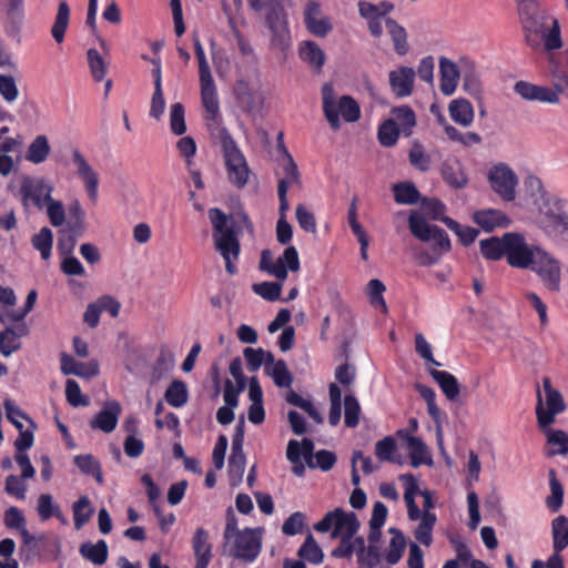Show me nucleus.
I'll use <instances>...</instances> for the list:
<instances>
[{
	"mask_svg": "<svg viewBox=\"0 0 568 568\" xmlns=\"http://www.w3.org/2000/svg\"><path fill=\"white\" fill-rule=\"evenodd\" d=\"M209 217L213 225L214 247L224 258L226 272L233 275L236 272L233 261L237 260L240 254V243L236 234L243 230L252 233V222L242 207L234 210L230 217L220 209H211L209 210Z\"/></svg>",
	"mask_w": 568,
	"mask_h": 568,
	"instance_id": "f257e3e1",
	"label": "nucleus"
},
{
	"mask_svg": "<svg viewBox=\"0 0 568 568\" xmlns=\"http://www.w3.org/2000/svg\"><path fill=\"white\" fill-rule=\"evenodd\" d=\"M530 185L535 189L531 194L535 209L568 241V201L549 195L537 179Z\"/></svg>",
	"mask_w": 568,
	"mask_h": 568,
	"instance_id": "f03ea898",
	"label": "nucleus"
},
{
	"mask_svg": "<svg viewBox=\"0 0 568 568\" xmlns=\"http://www.w3.org/2000/svg\"><path fill=\"white\" fill-rule=\"evenodd\" d=\"M323 110L329 125L336 130L339 128V114L347 122H355L359 119L361 111L358 103L349 95H343L336 102L334 88L325 83L322 88Z\"/></svg>",
	"mask_w": 568,
	"mask_h": 568,
	"instance_id": "7ed1b4c3",
	"label": "nucleus"
},
{
	"mask_svg": "<svg viewBox=\"0 0 568 568\" xmlns=\"http://www.w3.org/2000/svg\"><path fill=\"white\" fill-rule=\"evenodd\" d=\"M234 94L243 110L255 116L261 113L265 94L262 90V83L258 71L253 69L246 75H242L234 85Z\"/></svg>",
	"mask_w": 568,
	"mask_h": 568,
	"instance_id": "20e7f679",
	"label": "nucleus"
},
{
	"mask_svg": "<svg viewBox=\"0 0 568 568\" xmlns=\"http://www.w3.org/2000/svg\"><path fill=\"white\" fill-rule=\"evenodd\" d=\"M567 409L559 389L555 388L549 377L542 378V393L537 389L536 416L539 427L551 426L556 416Z\"/></svg>",
	"mask_w": 568,
	"mask_h": 568,
	"instance_id": "39448f33",
	"label": "nucleus"
},
{
	"mask_svg": "<svg viewBox=\"0 0 568 568\" xmlns=\"http://www.w3.org/2000/svg\"><path fill=\"white\" fill-rule=\"evenodd\" d=\"M415 126L416 115L412 108L407 105L394 108L390 111V118L379 125V142H396L400 136L408 139Z\"/></svg>",
	"mask_w": 568,
	"mask_h": 568,
	"instance_id": "423d86ee",
	"label": "nucleus"
},
{
	"mask_svg": "<svg viewBox=\"0 0 568 568\" xmlns=\"http://www.w3.org/2000/svg\"><path fill=\"white\" fill-rule=\"evenodd\" d=\"M527 270L532 271L542 285L550 292H559L561 285V266L552 255L540 248Z\"/></svg>",
	"mask_w": 568,
	"mask_h": 568,
	"instance_id": "0eeeda50",
	"label": "nucleus"
},
{
	"mask_svg": "<svg viewBox=\"0 0 568 568\" xmlns=\"http://www.w3.org/2000/svg\"><path fill=\"white\" fill-rule=\"evenodd\" d=\"M506 260L511 267L526 270L536 253L541 248L528 243L525 236L517 232L506 233Z\"/></svg>",
	"mask_w": 568,
	"mask_h": 568,
	"instance_id": "6e6552de",
	"label": "nucleus"
},
{
	"mask_svg": "<svg viewBox=\"0 0 568 568\" xmlns=\"http://www.w3.org/2000/svg\"><path fill=\"white\" fill-rule=\"evenodd\" d=\"M408 227L410 233L422 242H433L436 248L444 251L450 250V241L446 232L436 226L429 224L426 219L416 211H412L408 216Z\"/></svg>",
	"mask_w": 568,
	"mask_h": 568,
	"instance_id": "1a4fd4ad",
	"label": "nucleus"
},
{
	"mask_svg": "<svg viewBox=\"0 0 568 568\" xmlns=\"http://www.w3.org/2000/svg\"><path fill=\"white\" fill-rule=\"evenodd\" d=\"M223 156L229 182L237 189H243L251 175L244 154L236 144H223Z\"/></svg>",
	"mask_w": 568,
	"mask_h": 568,
	"instance_id": "9d476101",
	"label": "nucleus"
},
{
	"mask_svg": "<svg viewBox=\"0 0 568 568\" xmlns=\"http://www.w3.org/2000/svg\"><path fill=\"white\" fill-rule=\"evenodd\" d=\"M232 540L233 546L230 549V555L246 562H252L261 551L262 531L261 529L245 528L236 534Z\"/></svg>",
	"mask_w": 568,
	"mask_h": 568,
	"instance_id": "9b49d317",
	"label": "nucleus"
},
{
	"mask_svg": "<svg viewBox=\"0 0 568 568\" xmlns=\"http://www.w3.org/2000/svg\"><path fill=\"white\" fill-rule=\"evenodd\" d=\"M491 189L507 202L516 197L515 187L518 183L516 174L506 164L499 163L493 166L488 173Z\"/></svg>",
	"mask_w": 568,
	"mask_h": 568,
	"instance_id": "f8f14e48",
	"label": "nucleus"
},
{
	"mask_svg": "<svg viewBox=\"0 0 568 568\" xmlns=\"http://www.w3.org/2000/svg\"><path fill=\"white\" fill-rule=\"evenodd\" d=\"M266 11L265 22L272 33V42L278 47H285L288 42L287 17L282 2L278 1L264 9Z\"/></svg>",
	"mask_w": 568,
	"mask_h": 568,
	"instance_id": "ddd939ff",
	"label": "nucleus"
},
{
	"mask_svg": "<svg viewBox=\"0 0 568 568\" xmlns=\"http://www.w3.org/2000/svg\"><path fill=\"white\" fill-rule=\"evenodd\" d=\"M53 187L44 179L24 178L21 183V194L24 205L32 202L38 209H42L52 197Z\"/></svg>",
	"mask_w": 568,
	"mask_h": 568,
	"instance_id": "4468645a",
	"label": "nucleus"
},
{
	"mask_svg": "<svg viewBox=\"0 0 568 568\" xmlns=\"http://www.w3.org/2000/svg\"><path fill=\"white\" fill-rule=\"evenodd\" d=\"M304 22L306 29L315 37L325 38L333 29L328 17L324 16L321 4L308 1L304 8Z\"/></svg>",
	"mask_w": 568,
	"mask_h": 568,
	"instance_id": "2eb2a0df",
	"label": "nucleus"
},
{
	"mask_svg": "<svg viewBox=\"0 0 568 568\" xmlns=\"http://www.w3.org/2000/svg\"><path fill=\"white\" fill-rule=\"evenodd\" d=\"M277 151L281 154L278 165L281 168L282 175L277 183V191L282 190L283 186L285 192H287L288 187L292 186L301 187V174L292 155L286 151L284 144H277Z\"/></svg>",
	"mask_w": 568,
	"mask_h": 568,
	"instance_id": "dca6fc26",
	"label": "nucleus"
},
{
	"mask_svg": "<svg viewBox=\"0 0 568 568\" xmlns=\"http://www.w3.org/2000/svg\"><path fill=\"white\" fill-rule=\"evenodd\" d=\"M514 90L523 99L528 101L536 100L549 104H557L559 102L557 90L536 85L530 82L518 81L515 84Z\"/></svg>",
	"mask_w": 568,
	"mask_h": 568,
	"instance_id": "f3484780",
	"label": "nucleus"
},
{
	"mask_svg": "<svg viewBox=\"0 0 568 568\" xmlns=\"http://www.w3.org/2000/svg\"><path fill=\"white\" fill-rule=\"evenodd\" d=\"M416 72L413 68L400 67L389 72V85L398 98L408 97L413 92Z\"/></svg>",
	"mask_w": 568,
	"mask_h": 568,
	"instance_id": "a211bd4d",
	"label": "nucleus"
},
{
	"mask_svg": "<svg viewBox=\"0 0 568 568\" xmlns=\"http://www.w3.org/2000/svg\"><path fill=\"white\" fill-rule=\"evenodd\" d=\"M72 162L77 166V174L84 182L90 200L95 202L98 197V174L79 151L73 152Z\"/></svg>",
	"mask_w": 568,
	"mask_h": 568,
	"instance_id": "6ab92c4d",
	"label": "nucleus"
},
{
	"mask_svg": "<svg viewBox=\"0 0 568 568\" xmlns=\"http://www.w3.org/2000/svg\"><path fill=\"white\" fill-rule=\"evenodd\" d=\"M120 414V403L116 400H108L104 403L103 409L90 422V426L93 429L111 433L116 427Z\"/></svg>",
	"mask_w": 568,
	"mask_h": 568,
	"instance_id": "aec40b11",
	"label": "nucleus"
},
{
	"mask_svg": "<svg viewBox=\"0 0 568 568\" xmlns=\"http://www.w3.org/2000/svg\"><path fill=\"white\" fill-rule=\"evenodd\" d=\"M440 91L445 95H452L460 79V71L455 62L448 58H439Z\"/></svg>",
	"mask_w": 568,
	"mask_h": 568,
	"instance_id": "412c9836",
	"label": "nucleus"
},
{
	"mask_svg": "<svg viewBox=\"0 0 568 568\" xmlns=\"http://www.w3.org/2000/svg\"><path fill=\"white\" fill-rule=\"evenodd\" d=\"M61 372L64 375H75L79 377L91 378L98 375L99 365L97 362L89 363L77 362L67 353L61 354Z\"/></svg>",
	"mask_w": 568,
	"mask_h": 568,
	"instance_id": "4be33fe9",
	"label": "nucleus"
},
{
	"mask_svg": "<svg viewBox=\"0 0 568 568\" xmlns=\"http://www.w3.org/2000/svg\"><path fill=\"white\" fill-rule=\"evenodd\" d=\"M192 548L195 556V566L206 568L212 558V545L209 542V532L199 527L192 538Z\"/></svg>",
	"mask_w": 568,
	"mask_h": 568,
	"instance_id": "5701e85b",
	"label": "nucleus"
},
{
	"mask_svg": "<svg viewBox=\"0 0 568 568\" xmlns=\"http://www.w3.org/2000/svg\"><path fill=\"white\" fill-rule=\"evenodd\" d=\"M359 521L355 513H346L342 508L335 509V527L332 538L354 537L359 528Z\"/></svg>",
	"mask_w": 568,
	"mask_h": 568,
	"instance_id": "b1692460",
	"label": "nucleus"
},
{
	"mask_svg": "<svg viewBox=\"0 0 568 568\" xmlns=\"http://www.w3.org/2000/svg\"><path fill=\"white\" fill-rule=\"evenodd\" d=\"M300 57L314 72L320 73L325 63V53L314 41H303L300 44Z\"/></svg>",
	"mask_w": 568,
	"mask_h": 568,
	"instance_id": "393cba45",
	"label": "nucleus"
},
{
	"mask_svg": "<svg viewBox=\"0 0 568 568\" xmlns=\"http://www.w3.org/2000/svg\"><path fill=\"white\" fill-rule=\"evenodd\" d=\"M429 375L438 384L443 394L449 402L458 399L460 395V385L454 375L437 369H429Z\"/></svg>",
	"mask_w": 568,
	"mask_h": 568,
	"instance_id": "a878e982",
	"label": "nucleus"
},
{
	"mask_svg": "<svg viewBox=\"0 0 568 568\" xmlns=\"http://www.w3.org/2000/svg\"><path fill=\"white\" fill-rule=\"evenodd\" d=\"M473 220L486 231H493L497 226H507L510 223L505 213L494 209L476 211Z\"/></svg>",
	"mask_w": 568,
	"mask_h": 568,
	"instance_id": "bb28decb",
	"label": "nucleus"
},
{
	"mask_svg": "<svg viewBox=\"0 0 568 568\" xmlns=\"http://www.w3.org/2000/svg\"><path fill=\"white\" fill-rule=\"evenodd\" d=\"M552 555H560L568 547V517L558 515L551 520Z\"/></svg>",
	"mask_w": 568,
	"mask_h": 568,
	"instance_id": "cd10ccee",
	"label": "nucleus"
},
{
	"mask_svg": "<svg viewBox=\"0 0 568 568\" xmlns=\"http://www.w3.org/2000/svg\"><path fill=\"white\" fill-rule=\"evenodd\" d=\"M399 479L405 486L404 500L407 506L408 518L416 521L420 517V509L415 503V495L420 491L418 489L417 480L412 474L402 475Z\"/></svg>",
	"mask_w": 568,
	"mask_h": 568,
	"instance_id": "c85d7f7f",
	"label": "nucleus"
},
{
	"mask_svg": "<svg viewBox=\"0 0 568 568\" xmlns=\"http://www.w3.org/2000/svg\"><path fill=\"white\" fill-rule=\"evenodd\" d=\"M203 106L210 120L216 121L219 116V101L213 78L200 80Z\"/></svg>",
	"mask_w": 568,
	"mask_h": 568,
	"instance_id": "c756f323",
	"label": "nucleus"
},
{
	"mask_svg": "<svg viewBox=\"0 0 568 568\" xmlns=\"http://www.w3.org/2000/svg\"><path fill=\"white\" fill-rule=\"evenodd\" d=\"M546 436L547 445L550 446L548 456L568 455V434L562 429H554L550 426L539 427Z\"/></svg>",
	"mask_w": 568,
	"mask_h": 568,
	"instance_id": "7c9ffc66",
	"label": "nucleus"
},
{
	"mask_svg": "<svg viewBox=\"0 0 568 568\" xmlns=\"http://www.w3.org/2000/svg\"><path fill=\"white\" fill-rule=\"evenodd\" d=\"M546 20V13L541 12L540 14L523 22L526 42L531 48H538L540 45V34H544L545 32Z\"/></svg>",
	"mask_w": 568,
	"mask_h": 568,
	"instance_id": "2f4dec72",
	"label": "nucleus"
},
{
	"mask_svg": "<svg viewBox=\"0 0 568 568\" xmlns=\"http://www.w3.org/2000/svg\"><path fill=\"white\" fill-rule=\"evenodd\" d=\"M28 334L29 328L23 323L17 325L16 327H6L0 333V353L8 357L20 348L21 344H7L8 337H11L12 341H16L19 337L27 336Z\"/></svg>",
	"mask_w": 568,
	"mask_h": 568,
	"instance_id": "473e14b6",
	"label": "nucleus"
},
{
	"mask_svg": "<svg viewBox=\"0 0 568 568\" xmlns=\"http://www.w3.org/2000/svg\"><path fill=\"white\" fill-rule=\"evenodd\" d=\"M443 179L455 189H463L467 184V176L465 175L459 161L453 159L447 160L442 166Z\"/></svg>",
	"mask_w": 568,
	"mask_h": 568,
	"instance_id": "72a5a7b5",
	"label": "nucleus"
},
{
	"mask_svg": "<svg viewBox=\"0 0 568 568\" xmlns=\"http://www.w3.org/2000/svg\"><path fill=\"white\" fill-rule=\"evenodd\" d=\"M80 555L94 565H103L108 559V545L104 540L95 544L83 542L79 548Z\"/></svg>",
	"mask_w": 568,
	"mask_h": 568,
	"instance_id": "f704fd0d",
	"label": "nucleus"
},
{
	"mask_svg": "<svg viewBox=\"0 0 568 568\" xmlns=\"http://www.w3.org/2000/svg\"><path fill=\"white\" fill-rule=\"evenodd\" d=\"M406 440L413 467L417 468L422 464L432 465L433 460L428 454L427 446L420 438L407 436Z\"/></svg>",
	"mask_w": 568,
	"mask_h": 568,
	"instance_id": "c9c22d12",
	"label": "nucleus"
},
{
	"mask_svg": "<svg viewBox=\"0 0 568 568\" xmlns=\"http://www.w3.org/2000/svg\"><path fill=\"white\" fill-rule=\"evenodd\" d=\"M384 26L394 43V50L396 53L399 55L406 54L409 47L405 29L392 18L385 19Z\"/></svg>",
	"mask_w": 568,
	"mask_h": 568,
	"instance_id": "e433bc0d",
	"label": "nucleus"
},
{
	"mask_svg": "<svg viewBox=\"0 0 568 568\" xmlns=\"http://www.w3.org/2000/svg\"><path fill=\"white\" fill-rule=\"evenodd\" d=\"M506 233L501 237L491 236L481 240L479 242L480 252L487 260L497 261L504 256L506 257Z\"/></svg>",
	"mask_w": 568,
	"mask_h": 568,
	"instance_id": "4c0bfd02",
	"label": "nucleus"
},
{
	"mask_svg": "<svg viewBox=\"0 0 568 568\" xmlns=\"http://www.w3.org/2000/svg\"><path fill=\"white\" fill-rule=\"evenodd\" d=\"M388 532L393 536L385 559L389 565H396L403 557L406 540L403 532L397 528H389Z\"/></svg>",
	"mask_w": 568,
	"mask_h": 568,
	"instance_id": "58836bf2",
	"label": "nucleus"
},
{
	"mask_svg": "<svg viewBox=\"0 0 568 568\" xmlns=\"http://www.w3.org/2000/svg\"><path fill=\"white\" fill-rule=\"evenodd\" d=\"M73 521L75 529H81L87 523L90 521L94 508L88 496H81L73 505Z\"/></svg>",
	"mask_w": 568,
	"mask_h": 568,
	"instance_id": "ea45409f",
	"label": "nucleus"
},
{
	"mask_svg": "<svg viewBox=\"0 0 568 568\" xmlns=\"http://www.w3.org/2000/svg\"><path fill=\"white\" fill-rule=\"evenodd\" d=\"M419 524L415 530V538L424 546L428 547L433 542L432 531L436 524L437 517L433 513L422 514L419 517Z\"/></svg>",
	"mask_w": 568,
	"mask_h": 568,
	"instance_id": "a19ab883",
	"label": "nucleus"
},
{
	"mask_svg": "<svg viewBox=\"0 0 568 568\" xmlns=\"http://www.w3.org/2000/svg\"><path fill=\"white\" fill-rule=\"evenodd\" d=\"M449 113L455 122L468 125L474 119V110L468 100L456 99L449 104Z\"/></svg>",
	"mask_w": 568,
	"mask_h": 568,
	"instance_id": "79ce46f5",
	"label": "nucleus"
},
{
	"mask_svg": "<svg viewBox=\"0 0 568 568\" xmlns=\"http://www.w3.org/2000/svg\"><path fill=\"white\" fill-rule=\"evenodd\" d=\"M70 8L65 1H61L58 6L54 23L51 29V34L57 43H61L64 39L65 30L69 26Z\"/></svg>",
	"mask_w": 568,
	"mask_h": 568,
	"instance_id": "37998d69",
	"label": "nucleus"
},
{
	"mask_svg": "<svg viewBox=\"0 0 568 568\" xmlns=\"http://www.w3.org/2000/svg\"><path fill=\"white\" fill-rule=\"evenodd\" d=\"M297 556L311 564L318 565L324 559V554L312 534H308L304 544L297 551Z\"/></svg>",
	"mask_w": 568,
	"mask_h": 568,
	"instance_id": "c03bdc74",
	"label": "nucleus"
},
{
	"mask_svg": "<svg viewBox=\"0 0 568 568\" xmlns=\"http://www.w3.org/2000/svg\"><path fill=\"white\" fill-rule=\"evenodd\" d=\"M549 485L550 495L546 498V505L552 513H557L562 507L564 488L554 469L549 470Z\"/></svg>",
	"mask_w": 568,
	"mask_h": 568,
	"instance_id": "a18cd8bd",
	"label": "nucleus"
},
{
	"mask_svg": "<svg viewBox=\"0 0 568 568\" xmlns=\"http://www.w3.org/2000/svg\"><path fill=\"white\" fill-rule=\"evenodd\" d=\"M73 462L83 474L92 475L99 484H103L100 463L91 454L77 455Z\"/></svg>",
	"mask_w": 568,
	"mask_h": 568,
	"instance_id": "49530a36",
	"label": "nucleus"
},
{
	"mask_svg": "<svg viewBox=\"0 0 568 568\" xmlns=\"http://www.w3.org/2000/svg\"><path fill=\"white\" fill-rule=\"evenodd\" d=\"M395 201L399 204L412 205L419 201L420 194L409 182L397 183L393 186Z\"/></svg>",
	"mask_w": 568,
	"mask_h": 568,
	"instance_id": "de8ad7c7",
	"label": "nucleus"
},
{
	"mask_svg": "<svg viewBox=\"0 0 568 568\" xmlns=\"http://www.w3.org/2000/svg\"><path fill=\"white\" fill-rule=\"evenodd\" d=\"M265 372L274 381V384L281 388H288L293 383V376L290 373L286 363L278 359L272 367H266Z\"/></svg>",
	"mask_w": 568,
	"mask_h": 568,
	"instance_id": "09e8293b",
	"label": "nucleus"
},
{
	"mask_svg": "<svg viewBox=\"0 0 568 568\" xmlns=\"http://www.w3.org/2000/svg\"><path fill=\"white\" fill-rule=\"evenodd\" d=\"M420 215L425 219L442 221L444 223L445 219H449L445 216V205L437 199H428L424 197L420 203Z\"/></svg>",
	"mask_w": 568,
	"mask_h": 568,
	"instance_id": "8fccbe9b",
	"label": "nucleus"
},
{
	"mask_svg": "<svg viewBox=\"0 0 568 568\" xmlns=\"http://www.w3.org/2000/svg\"><path fill=\"white\" fill-rule=\"evenodd\" d=\"M31 243L41 253V257L48 260L51 255L53 243L52 231L47 226L42 227L39 233L32 236Z\"/></svg>",
	"mask_w": 568,
	"mask_h": 568,
	"instance_id": "3c124183",
	"label": "nucleus"
},
{
	"mask_svg": "<svg viewBox=\"0 0 568 568\" xmlns=\"http://www.w3.org/2000/svg\"><path fill=\"white\" fill-rule=\"evenodd\" d=\"M165 400L174 407H181L187 402V389L182 381H173L165 392Z\"/></svg>",
	"mask_w": 568,
	"mask_h": 568,
	"instance_id": "603ef678",
	"label": "nucleus"
},
{
	"mask_svg": "<svg viewBox=\"0 0 568 568\" xmlns=\"http://www.w3.org/2000/svg\"><path fill=\"white\" fill-rule=\"evenodd\" d=\"M444 224L459 237L464 245L471 244L479 235V231L477 229L470 226H462L453 219H445Z\"/></svg>",
	"mask_w": 568,
	"mask_h": 568,
	"instance_id": "864d4df0",
	"label": "nucleus"
},
{
	"mask_svg": "<svg viewBox=\"0 0 568 568\" xmlns=\"http://www.w3.org/2000/svg\"><path fill=\"white\" fill-rule=\"evenodd\" d=\"M344 407H345V418H344L345 425L351 428L357 426L358 420H359V413H361V407H359L357 398L352 394L346 395L344 398Z\"/></svg>",
	"mask_w": 568,
	"mask_h": 568,
	"instance_id": "5fc2aeb1",
	"label": "nucleus"
},
{
	"mask_svg": "<svg viewBox=\"0 0 568 568\" xmlns=\"http://www.w3.org/2000/svg\"><path fill=\"white\" fill-rule=\"evenodd\" d=\"M395 450L396 440L392 436L378 440L375 445V455L381 462H396Z\"/></svg>",
	"mask_w": 568,
	"mask_h": 568,
	"instance_id": "6e6d98bb",
	"label": "nucleus"
},
{
	"mask_svg": "<svg viewBox=\"0 0 568 568\" xmlns=\"http://www.w3.org/2000/svg\"><path fill=\"white\" fill-rule=\"evenodd\" d=\"M38 513L42 520H47L52 516L60 517L61 510L54 505L50 494H41L38 498Z\"/></svg>",
	"mask_w": 568,
	"mask_h": 568,
	"instance_id": "4d7b16f0",
	"label": "nucleus"
},
{
	"mask_svg": "<svg viewBox=\"0 0 568 568\" xmlns=\"http://www.w3.org/2000/svg\"><path fill=\"white\" fill-rule=\"evenodd\" d=\"M282 287V283L263 282L254 284L252 290L263 298L273 302L280 298Z\"/></svg>",
	"mask_w": 568,
	"mask_h": 568,
	"instance_id": "13d9d810",
	"label": "nucleus"
},
{
	"mask_svg": "<svg viewBox=\"0 0 568 568\" xmlns=\"http://www.w3.org/2000/svg\"><path fill=\"white\" fill-rule=\"evenodd\" d=\"M541 41H544L546 50L550 51L561 48L560 28L557 19H552V24L549 30L545 28L544 34H540V42Z\"/></svg>",
	"mask_w": 568,
	"mask_h": 568,
	"instance_id": "bf43d9fd",
	"label": "nucleus"
},
{
	"mask_svg": "<svg viewBox=\"0 0 568 568\" xmlns=\"http://www.w3.org/2000/svg\"><path fill=\"white\" fill-rule=\"evenodd\" d=\"M408 155L409 162L414 168L423 172L429 170L432 159L430 155L425 152L422 144H414Z\"/></svg>",
	"mask_w": 568,
	"mask_h": 568,
	"instance_id": "052dcab7",
	"label": "nucleus"
},
{
	"mask_svg": "<svg viewBox=\"0 0 568 568\" xmlns=\"http://www.w3.org/2000/svg\"><path fill=\"white\" fill-rule=\"evenodd\" d=\"M3 406L6 409L7 418L19 429L23 428V424L21 419H26L30 423L31 427H34L33 422L27 416L24 412H22L11 399H6L3 402Z\"/></svg>",
	"mask_w": 568,
	"mask_h": 568,
	"instance_id": "680f3d73",
	"label": "nucleus"
},
{
	"mask_svg": "<svg viewBox=\"0 0 568 568\" xmlns=\"http://www.w3.org/2000/svg\"><path fill=\"white\" fill-rule=\"evenodd\" d=\"M229 463H230L231 473L236 475L237 483L241 481L243 474H244V469H245V463H246V457L243 452V447L239 446V448H237V446H232V452H231Z\"/></svg>",
	"mask_w": 568,
	"mask_h": 568,
	"instance_id": "e2e57ef3",
	"label": "nucleus"
},
{
	"mask_svg": "<svg viewBox=\"0 0 568 568\" xmlns=\"http://www.w3.org/2000/svg\"><path fill=\"white\" fill-rule=\"evenodd\" d=\"M88 62L92 77L97 81H101L106 72V64L100 53L95 49L88 50Z\"/></svg>",
	"mask_w": 568,
	"mask_h": 568,
	"instance_id": "0e129e2a",
	"label": "nucleus"
},
{
	"mask_svg": "<svg viewBox=\"0 0 568 568\" xmlns=\"http://www.w3.org/2000/svg\"><path fill=\"white\" fill-rule=\"evenodd\" d=\"M65 396L71 406H87L89 404V399L82 395L80 386L74 379L67 381Z\"/></svg>",
	"mask_w": 568,
	"mask_h": 568,
	"instance_id": "69168bd1",
	"label": "nucleus"
},
{
	"mask_svg": "<svg viewBox=\"0 0 568 568\" xmlns=\"http://www.w3.org/2000/svg\"><path fill=\"white\" fill-rule=\"evenodd\" d=\"M170 126L171 130L178 135H181L186 131L184 121V108L179 102L171 106Z\"/></svg>",
	"mask_w": 568,
	"mask_h": 568,
	"instance_id": "338daca9",
	"label": "nucleus"
},
{
	"mask_svg": "<svg viewBox=\"0 0 568 568\" xmlns=\"http://www.w3.org/2000/svg\"><path fill=\"white\" fill-rule=\"evenodd\" d=\"M296 220L298 225L306 232H316V220L313 213H311L304 204H298L295 210Z\"/></svg>",
	"mask_w": 568,
	"mask_h": 568,
	"instance_id": "774afa93",
	"label": "nucleus"
}]
</instances>
